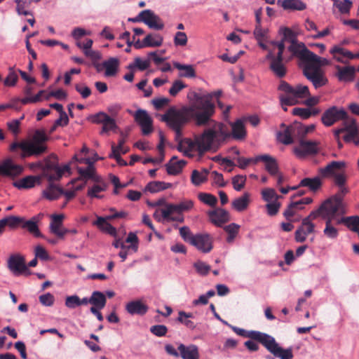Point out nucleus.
<instances>
[{"instance_id": "nucleus-1", "label": "nucleus", "mask_w": 359, "mask_h": 359, "mask_svg": "<svg viewBox=\"0 0 359 359\" xmlns=\"http://www.w3.org/2000/svg\"><path fill=\"white\" fill-rule=\"evenodd\" d=\"M230 125L231 132L227 125L213 121L207 125L209 128L201 134L195 135L193 139L180 138L177 140V149L188 157H201L209 151H216L228 137H232L238 140L245 137L246 130L242 120L238 119Z\"/></svg>"}, {"instance_id": "nucleus-2", "label": "nucleus", "mask_w": 359, "mask_h": 359, "mask_svg": "<svg viewBox=\"0 0 359 359\" xmlns=\"http://www.w3.org/2000/svg\"><path fill=\"white\" fill-rule=\"evenodd\" d=\"M221 95L222 91L217 90L203 97L196 95L198 104H193L181 108L171 107L162 115L161 121L175 131L177 141L182 138V128L191 119H194L198 126H206L213 122L211 117L215 112V106L210 100L212 97H218Z\"/></svg>"}, {"instance_id": "nucleus-3", "label": "nucleus", "mask_w": 359, "mask_h": 359, "mask_svg": "<svg viewBox=\"0 0 359 359\" xmlns=\"http://www.w3.org/2000/svg\"><path fill=\"white\" fill-rule=\"evenodd\" d=\"M48 140V137L43 130H36L31 138L20 142H14L10 145L9 149L13 152L20 149L21 158L32 156L38 157L46 153Z\"/></svg>"}, {"instance_id": "nucleus-4", "label": "nucleus", "mask_w": 359, "mask_h": 359, "mask_svg": "<svg viewBox=\"0 0 359 359\" xmlns=\"http://www.w3.org/2000/svg\"><path fill=\"white\" fill-rule=\"evenodd\" d=\"M258 45L263 50L268 52L266 60L270 61L271 70L278 76L283 77L286 74V68L283 63L285 46L282 43L276 41L260 40Z\"/></svg>"}, {"instance_id": "nucleus-5", "label": "nucleus", "mask_w": 359, "mask_h": 359, "mask_svg": "<svg viewBox=\"0 0 359 359\" xmlns=\"http://www.w3.org/2000/svg\"><path fill=\"white\" fill-rule=\"evenodd\" d=\"M346 213V207L341 196L336 194L325 201L315 211L311 212V216L320 217L325 220H334L337 216Z\"/></svg>"}, {"instance_id": "nucleus-6", "label": "nucleus", "mask_w": 359, "mask_h": 359, "mask_svg": "<svg viewBox=\"0 0 359 359\" xmlns=\"http://www.w3.org/2000/svg\"><path fill=\"white\" fill-rule=\"evenodd\" d=\"M278 89L285 93V95L280 96V102L283 105L297 104L301 99L306 98L310 95L309 88L302 84L292 86L283 81L280 82Z\"/></svg>"}, {"instance_id": "nucleus-7", "label": "nucleus", "mask_w": 359, "mask_h": 359, "mask_svg": "<svg viewBox=\"0 0 359 359\" xmlns=\"http://www.w3.org/2000/svg\"><path fill=\"white\" fill-rule=\"evenodd\" d=\"M194 206L191 200H185L177 204H166L165 208L161 209V214L163 219L167 222H183L184 217L182 212L189 211Z\"/></svg>"}, {"instance_id": "nucleus-8", "label": "nucleus", "mask_w": 359, "mask_h": 359, "mask_svg": "<svg viewBox=\"0 0 359 359\" xmlns=\"http://www.w3.org/2000/svg\"><path fill=\"white\" fill-rule=\"evenodd\" d=\"M45 163L43 166L44 175L49 181L59 180L65 172L69 170V165L62 167L59 166L57 156L52 154L44 159Z\"/></svg>"}, {"instance_id": "nucleus-9", "label": "nucleus", "mask_w": 359, "mask_h": 359, "mask_svg": "<svg viewBox=\"0 0 359 359\" xmlns=\"http://www.w3.org/2000/svg\"><path fill=\"white\" fill-rule=\"evenodd\" d=\"M279 34L282 36L280 41L277 43H282L285 46V43L288 42L290 45L288 47V50L292 54L297 57H301V54L306 48L302 43H298L297 39V34L290 28L282 27L279 29Z\"/></svg>"}, {"instance_id": "nucleus-10", "label": "nucleus", "mask_w": 359, "mask_h": 359, "mask_svg": "<svg viewBox=\"0 0 359 359\" xmlns=\"http://www.w3.org/2000/svg\"><path fill=\"white\" fill-rule=\"evenodd\" d=\"M7 265L11 272L15 276L20 275L29 276L30 271L27 268L25 259L20 254H14L9 257Z\"/></svg>"}, {"instance_id": "nucleus-11", "label": "nucleus", "mask_w": 359, "mask_h": 359, "mask_svg": "<svg viewBox=\"0 0 359 359\" xmlns=\"http://www.w3.org/2000/svg\"><path fill=\"white\" fill-rule=\"evenodd\" d=\"M342 121L341 127L335 130L334 135L336 138L339 139L340 134L345 133L346 134L343 136L344 140L347 142H351L358 135V133L355 121L346 114Z\"/></svg>"}, {"instance_id": "nucleus-12", "label": "nucleus", "mask_w": 359, "mask_h": 359, "mask_svg": "<svg viewBox=\"0 0 359 359\" xmlns=\"http://www.w3.org/2000/svg\"><path fill=\"white\" fill-rule=\"evenodd\" d=\"M299 144L293 148V152L298 158H304L308 155H313L319 151V142L306 140L304 137H298Z\"/></svg>"}, {"instance_id": "nucleus-13", "label": "nucleus", "mask_w": 359, "mask_h": 359, "mask_svg": "<svg viewBox=\"0 0 359 359\" xmlns=\"http://www.w3.org/2000/svg\"><path fill=\"white\" fill-rule=\"evenodd\" d=\"M232 329L238 335L257 341L261 343L265 348L274 339L273 337L259 331L246 330L237 327H232Z\"/></svg>"}, {"instance_id": "nucleus-14", "label": "nucleus", "mask_w": 359, "mask_h": 359, "mask_svg": "<svg viewBox=\"0 0 359 359\" xmlns=\"http://www.w3.org/2000/svg\"><path fill=\"white\" fill-rule=\"evenodd\" d=\"M303 72L304 75L313 83L316 88L324 86L327 83V79L323 71L317 70L316 67L304 65Z\"/></svg>"}, {"instance_id": "nucleus-15", "label": "nucleus", "mask_w": 359, "mask_h": 359, "mask_svg": "<svg viewBox=\"0 0 359 359\" xmlns=\"http://www.w3.org/2000/svg\"><path fill=\"white\" fill-rule=\"evenodd\" d=\"M316 218V217L311 216V212L308 217L302 219V225L295 231V241L297 242H304L306 236L314 231L315 225L311 222V220Z\"/></svg>"}, {"instance_id": "nucleus-16", "label": "nucleus", "mask_w": 359, "mask_h": 359, "mask_svg": "<svg viewBox=\"0 0 359 359\" xmlns=\"http://www.w3.org/2000/svg\"><path fill=\"white\" fill-rule=\"evenodd\" d=\"M299 59L305 63V66L316 67L317 70H321L320 67L322 66L329 64V61L327 59L318 56L308 48L303 50Z\"/></svg>"}, {"instance_id": "nucleus-17", "label": "nucleus", "mask_w": 359, "mask_h": 359, "mask_svg": "<svg viewBox=\"0 0 359 359\" xmlns=\"http://www.w3.org/2000/svg\"><path fill=\"white\" fill-rule=\"evenodd\" d=\"M346 111L344 109L332 107L323 113L321 120L325 126H331L338 121H343V119L346 118Z\"/></svg>"}, {"instance_id": "nucleus-18", "label": "nucleus", "mask_w": 359, "mask_h": 359, "mask_svg": "<svg viewBox=\"0 0 359 359\" xmlns=\"http://www.w3.org/2000/svg\"><path fill=\"white\" fill-rule=\"evenodd\" d=\"M24 170V168L16 164L11 158H7L0 163V176H6L14 178L20 175Z\"/></svg>"}, {"instance_id": "nucleus-19", "label": "nucleus", "mask_w": 359, "mask_h": 359, "mask_svg": "<svg viewBox=\"0 0 359 359\" xmlns=\"http://www.w3.org/2000/svg\"><path fill=\"white\" fill-rule=\"evenodd\" d=\"M134 118L135 121L140 126L143 135H147L152 132V120L146 110L137 109L135 111Z\"/></svg>"}, {"instance_id": "nucleus-20", "label": "nucleus", "mask_w": 359, "mask_h": 359, "mask_svg": "<svg viewBox=\"0 0 359 359\" xmlns=\"http://www.w3.org/2000/svg\"><path fill=\"white\" fill-rule=\"evenodd\" d=\"M268 351L279 359H292L293 353L292 348H283L276 342L275 338L266 348Z\"/></svg>"}, {"instance_id": "nucleus-21", "label": "nucleus", "mask_w": 359, "mask_h": 359, "mask_svg": "<svg viewBox=\"0 0 359 359\" xmlns=\"http://www.w3.org/2000/svg\"><path fill=\"white\" fill-rule=\"evenodd\" d=\"M51 222L50 224V233L57 236L59 238L63 239L65 236L68 233L69 229L62 226L63 215H52L50 216Z\"/></svg>"}, {"instance_id": "nucleus-22", "label": "nucleus", "mask_w": 359, "mask_h": 359, "mask_svg": "<svg viewBox=\"0 0 359 359\" xmlns=\"http://www.w3.org/2000/svg\"><path fill=\"white\" fill-rule=\"evenodd\" d=\"M262 161L264 163L265 170L271 175L276 176L278 175V164L275 158L269 155L263 154L254 158V163Z\"/></svg>"}, {"instance_id": "nucleus-23", "label": "nucleus", "mask_w": 359, "mask_h": 359, "mask_svg": "<svg viewBox=\"0 0 359 359\" xmlns=\"http://www.w3.org/2000/svg\"><path fill=\"white\" fill-rule=\"evenodd\" d=\"M278 140L284 144L293 143L294 139L299 137L298 128L295 123L285 128L283 131L278 133Z\"/></svg>"}, {"instance_id": "nucleus-24", "label": "nucleus", "mask_w": 359, "mask_h": 359, "mask_svg": "<svg viewBox=\"0 0 359 359\" xmlns=\"http://www.w3.org/2000/svg\"><path fill=\"white\" fill-rule=\"evenodd\" d=\"M191 245L195 246L203 252H208L212 248V240L208 234H196L192 240Z\"/></svg>"}, {"instance_id": "nucleus-25", "label": "nucleus", "mask_w": 359, "mask_h": 359, "mask_svg": "<svg viewBox=\"0 0 359 359\" xmlns=\"http://www.w3.org/2000/svg\"><path fill=\"white\" fill-rule=\"evenodd\" d=\"M345 163L343 161H332L324 168L318 170V173L322 177H334L344 169Z\"/></svg>"}, {"instance_id": "nucleus-26", "label": "nucleus", "mask_w": 359, "mask_h": 359, "mask_svg": "<svg viewBox=\"0 0 359 359\" xmlns=\"http://www.w3.org/2000/svg\"><path fill=\"white\" fill-rule=\"evenodd\" d=\"M144 15V23L149 28L161 30L164 27V24L161 18L152 11L147 9L143 11Z\"/></svg>"}, {"instance_id": "nucleus-27", "label": "nucleus", "mask_w": 359, "mask_h": 359, "mask_svg": "<svg viewBox=\"0 0 359 359\" xmlns=\"http://www.w3.org/2000/svg\"><path fill=\"white\" fill-rule=\"evenodd\" d=\"M210 221L216 226H221L227 222L230 217L229 213L222 208H217L208 213Z\"/></svg>"}, {"instance_id": "nucleus-28", "label": "nucleus", "mask_w": 359, "mask_h": 359, "mask_svg": "<svg viewBox=\"0 0 359 359\" xmlns=\"http://www.w3.org/2000/svg\"><path fill=\"white\" fill-rule=\"evenodd\" d=\"M77 171L79 174V180H82L87 182L88 180L92 182H99L100 176L97 175L95 172V169L93 165H90L86 168H77Z\"/></svg>"}, {"instance_id": "nucleus-29", "label": "nucleus", "mask_w": 359, "mask_h": 359, "mask_svg": "<svg viewBox=\"0 0 359 359\" xmlns=\"http://www.w3.org/2000/svg\"><path fill=\"white\" fill-rule=\"evenodd\" d=\"M178 351L182 359H199L198 348L194 344L185 346L180 344L178 346Z\"/></svg>"}, {"instance_id": "nucleus-30", "label": "nucleus", "mask_w": 359, "mask_h": 359, "mask_svg": "<svg viewBox=\"0 0 359 359\" xmlns=\"http://www.w3.org/2000/svg\"><path fill=\"white\" fill-rule=\"evenodd\" d=\"M126 310L130 315L143 316L147 312L148 306L140 300H135L126 305Z\"/></svg>"}, {"instance_id": "nucleus-31", "label": "nucleus", "mask_w": 359, "mask_h": 359, "mask_svg": "<svg viewBox=\"0 0 359 359\" xmlns=\"http://www.w3.org/2000/svg\"><path fill=\"white\" fill-rule=\"evenodd\" d=\"M337 69V76L339 81L348 82L353 80L355 73V69L353 66L336 67Z\"/></svg>"}, {"instance_id": "nucleus-32", "label": "nucleus", "mask_w": 359, "mask_h": 359, "mask_svg": "<svg viewBox=\"0 0 359 359\" xmlns=\"http://www.w3.org/2000/svg\"><path fill=\"white\" fill-rule=\"evenodd\" d=\"M40 180V177L38 176L29 175L14 182L13 185L18 189H31L34 187L36 183H39Z\"/></svg>"}, {"instance_id": "nucleus-33", "label": "nucleus", "mask_w": 359, "mask_h": 359, "mask_svg": "<svg viewBox=\"0 0 359 359\" xmlns=\"http://www.w3.org/2000/svg\"><path fill=\"white\" fill-rule=\"evenodd\" d=\"M330 52L335 60L341 62H344V57L355 59V54L339 46H333Z\"/></svg>"}, {"instance_id": "nucleus-34", "label": "nucleus", "mask_w": 359, "mask_h": 359, "mask_svg": "<svg viewBox=\"0 0 359 359\" xmlns=\"http://www.w3.org/2000/svg\"><path fill=\"white\" fill-rule=\"evenodd\" d=\"M173 66L180 71L179 77L195 78L196 76L195 69L191 65H183L174 62Z\"/></svg>"}, {"instance_id": "nucleus-35", "label": "nucleus", "mask_w": 359, "mask_h": 359, "mask_svg": "<svg viewBox=\"0 0 359 359\" xmlns=\"http://www.w3.org/2000/svg\"><path fill=\"white\" fill-rule=\"evenodd\" d=\"M102 65L105 69L104 76L107 77L114 76L117 73L119 60L115 57H110L109 60L104 61Z\"/></svg>"}, {"instance_id": "nucleus-36", "label": "nucleus", "mask_w": 359, "mask_h": 359, "mask_svg": "<svg viewBox=\"0 0 359 359\" xmlns=\"http://www.w3.org/2000/svg\"><path fill=\"white\" fill-rule=\"evenodd\" d=\"M281 2V6L285 10L304 11L306 8V4L301 0H278Z\"/></svg>"}, {"instance_id": "nucleus-37", "label": "nucleus", "mask_w": 359, "mask_h": 359, "mask_svg": "<svg viewBox=\"0 0 359 359\" xmlns=\"http://www.w3.org/2000/svg\"><path fill=\"white\" fill-rule=\"evenodd\" d=\"M39 219L40 215L32 217L28 221H25L24 219V222L22 223V227L27 229V231L34 236L39 237L41 236V233L37 225V222Z\"/></svg>"}, {"instance_id": "nucleus-38", "label": "nucleus", "mask_w": 359, "mask_h": 359, "mask_svg": "<svg viewBox=\"0 0 359 359\" xmlns=\"http://www.w3.org/2000/svg\"><path fill=\"white\" fill-rule=\"evenodd\" d=\"M95 184L90 188H89L87 196L90 198H100L102 196L98 195L99 193L102 192L106 190L107 184L102 180V178L100 177L99 182H93Z\"/></svg>"}, {"instance_id": "nucleus-39", "label": "nucleus", "mask_w": 359, "mask_h": 359, "mask_svg": "<svg viewBox=\"0 0 359 359\" xmlns=\"http://www.w3.org/2000/svg\"><path fill=\"white\" fill-rule=\"evenodd\" d=\"M250 194L245 193L242 196L232 201V207L238 212H242L247 209L250 203Z\"/></svg>"}, {"instance_id": "nucleus-40", "label": "nucleus", "mask_w": 359, "mask_h": 359, "mask_svg": "<svg viewBox=\"0 0 359 359\" xmlns=\"http://www.w3.org/2000/svg\"><path fill=\"white\" fill-rule=\"evenodd\" d=\"M337 224H344L350 230L359 233V217L353 216L342 217L337 221Z\"/></svg>"}, {"instance_id": "nucleus-41", "label": "nucleus", "mask_w": 359, "mask_h": 359, "mask_svg": "<svg viewBox=\"0 0 359 359\" xmlns=\"http://www.w3.org/2000/svg\"><path fill=\"white\" fill-rule=\"evenodd\" d=\"M209 171L203 169L201 171L194 170L191 176V181L195 186H199L208 180Z\"/></svg>"}, {"instance_id": "nucleus-42", "label": "nucleus", "mask_w": 359, "mask_h": 359, "mask_svg": "<svg viewBox=\"0 0 359 359\" xmlns=\"http://www.w3.org/2000/svg\"><path fill=\"white\" fill-rule=\"evenodd\" d=\"M16 4V12L19 15H33L32 13L27 10L34 0H14Z\"/></svg>"}, {"instance_id": "nucleus-43", "label": "nucleus", "mask_w": 359, "mask_h": 359, "mask_svg": "<svg viewBox=\"0 0 359 359\" xmlns=\"http://www.w3.org/2000/svg\"><path fill=\"white\" fill-rule=\"evenodd\" d=\"M92 307L103 309L106 304V297L104 294L100 291H94L90 296Z\"/></svg>"}, {"instance_id": "nucleus-44", "label": "nucleus", "mask_w": 359, "mask_h": 359, "mask_svg": "<svg viewBox=\"0 0 359 359\" xmlns=\"http://www.w3.org/2000/svg\"><path fill=\"white\" fill-rule=\"evenodd\" d=\"M62 194V190L53 184H50L49 187L43 190V196L50 201L58 198Z\"/></svg>"}, {"instance_id": "nucleus-45", "label": "nucleus", "mask_w": 359, "mask_h": 359, "mask_svg": "<svg viewBox=\"0 0 359 359\" xmlns=\"http://www.w3.org/2000/svg\"><path fill=\"white\" fill-rule=\"evenodd\" d=\"M321 181L320 177H316L313 178H304L301 180L299 187H309L312 191H316L321 186Z\"/></svg>"}, {"instance_id": "nucleus-46", "label": "nucleus", "mask_w": 359, "mask_h": 359, "mask_svg": "<svg viewBox=\"0 0 359 359\" xmlns=\"http://www.w3.org/2000/svg\"><path fill=\"white\" fill-rule=\"evenodd\" d=\"M171 187V184L165 183L163 182L155 181L149 182L147 187L146 190L151 193H156L165 189H167Z\"/></svg>"}, {"instance_id": "nucleus-47", "label": "nucleus", "mask_w": 359, "mask_h": 359, "mask_svg": "<svg viewBox=\"0 0 359 359\" xmlns=\"http://www.w3.org/2000/svg\"><path fill=\"white\" fill-rule=\"evenodd\" d=\"M239 229L240 226L236 223H231L224 227V230L228 233L226 238L227 243H231L234 241L238 233Z\"/></svg>"}, {"instance_id": "nucleus-48", "label": "nucleus", "mask_w": 359, "mask_h": 359, "mask_svg": "<svg viewBox=\"0 0 359 359\" xmlns=\"http://www.w3.org/2000/svg\"><path fill=\"white\" fill-rule=\"evenodd\" d=\"M144 42L147 47H158L163 43V37L158 34H148L144 38Z\"/></svg>"}, {"instance_id": "nucleus-49", "label": "nucleus", "mask_w": 359, "mask_h": 359, "mask_svg": "<svg viewBox=\"0 0 359 359\" xmlns=\"http://www.w3.org/2000/svg\"><path fill=\"white\" fill-rule=\"evenodd\" d=\"M106 219H107V217L104 218L99 217L95 224L110 235H115L116 233V228H114L111 224L108 223Z\"/></svg>"}, {"instance_id": "nucleus-50", "label": "nucleus", "mask_w": 359, "mask_h": 359, "mask_svg": "<svg viewBox=\"0 0 359 359\" xmlns=\"http://www.w3.org/2000/svg\"><path fill=\"white\" fill-rule=\"evenodd\" d=\"M193 315L191 313H186L184 311H180L178 313L177 320L184 324L186 327L189 329L194 330L196 327L194 323L188 318H192Z\"/></svg>"}, {"instance_id": "nucleus-51", "label": "nucleus", "mask_w": 359, "mask_h": 359, "mask_svg": "<svg viewBox=\"0 0 359 359\" xmlns=\"http://www.w3.org/2000/svg\"><path fill=\"white\" fill-rule=\"evenodd\" d=\"M332 220H325L324 234L329 238L334 239L338 236V230L332 225Z\"/></svg>"}, {"instance_id": "nucleus-52", "label": "nucleus", "mask_w": 359, "mask_h": 359, "mask_svg": "<svg viewBox=\"0 0 359 359\" xmlns=\"http://www.w3.org/2000/svg\"><path fill=\"white\" fill-rule=\"evenodd\" d=\"M262 198L268 203L278 201L280 197L278 196L273 189L268 188L262 191Z\"/></svg>"}, {"instance_id": "nucleus-53", "label": "nucleus", "mask_w": 359, "mask_h": 359, "mask_svg": "<svg viewBox=\"0 0 359 359\" xmlns=\"http://www.w3.org/2000/svg\"><path fill=\"white\" fill-rule=\"evenodd\" d=\"M6 222V226H8L11 229H15L20 224H22L24 222V218L11 215L7 217L4 218Z\"/></svg>"}, {"instance_id": "nucleus-54", "label": "nucleus", "mask_w": 359, "mask_h": 359, "mask_svg": "<svg viewBox=\"0 0 359 359\" xmlns=\"http://www.w3.org/2000/svg\"><path fill=\"white\" fill-rule=\"evenodd\" d=\"M196 272L201 276H206L210 271V266L198 260L194 264Z\"/></svg>"}, {"instance_id": "nucleus-55", "label": "nucleus", "mask_w": 359, "mask_h": 359, "mask_svg": "<svg viewBox=\"0 0 359 359\" xmlns=\"http://www.w3.org/2000/svg\"><path fill=\"white\" fill-rule=\"evenodd\" d=\"M253 34L257 41L268 39V29L262 28L261 25H255Z\"/></svg>"}, {"instance_id": "nucleus-56", "label": "nucleus", "mask_w": 359, "mask_h": 359, "mask_svg": "<svg viewBox=\"0 0 359 359\" xmlns=\"http://www.w3.org/2000/svg\"><path fill=\"white\" fill-rule=\"evenodd\" d=\"M176 157H172L170 161L166 164V170L169 175H176L181 172L180 166L176 162Z\"/></svg>"}, {"instance_id": "nucleus-57", "label": "nucleus", "mask_w": 359, "mask_h": 359, "mask_svg": "<svg viewBox=\"0 0 359 359\" xmlns=\"http://www.w3.org/2000/svg\"><path fill=\"white\" fill-rule=\"evenodd\" d=\"M18 76L14 71L13 67L9 68V73L4 80V85L6 86H13L15 85Z\"/></svg>"}, {"instance_id": "nucleus-58", "label": "nucleus", "mask_w": 359, "mask_h": 359, "mask_svg": "<svg viewBox=\"0 0 359 359\" xmlns=\"http://www.w3.org/2000/svg\"><path fill=\"white\" fill-rule=\"evenodd\" d=\"M184 88H186V85L182 81L176 80L172 83L169 90V93L170 95L175 97Z\"/></svg>"}, {"instance_id": "nucleus-59", "label": "nucleus", "mask_w": 359, "mask_h": 359, "mask_svg": "<svg viewBox=\"0 0 359 359\" xmlns=\"http://www.w3.org/2000/svg\"><path fill=\"white\" fill-rule=\"evenodd\" d=\"M246 177L244 175H236L232 179L233 188L236 191H241L245 186Z\"/></svg>"}, {"instance_id": "nucleus-60", "label": "nucleus", "mask_w": 359, "mask_h": 359, "mask_svg": "<svg viewBox=\"0 0 359 359\" xmlns=\"http://www.w3.org/2000/svg\"><path fill=\"white\" fill-rule=\"evenodd\" d=\"M333 1H334V6L339 10L341 13H347L349 12L352 4L351 1L349 0H345L343 2L336 0Z\"/></svg>"}, {"instance_id": "nucleus-61", "label": "nucleus", "mask_w": 359, "mask_h": 359, "mask_svg": "<svg viewBox=\"0 0 359 359\" xmlns=\"http://www.w3.org/2000/svg\"><path fill=\"white\" fill-rule=\"evenodd\" d=\"M151 103L156 110H160L168 105L170 103V99L167 97H157L151 100Z\"/></svg>"}, {"instance_id": "nucleus-62", "label": "nucleus", "mask_w": 359, "mask_h": 359, "mask_svg": "<svg viewBox=\"0 0 359 359\" xmlns=\"http://www.w3.org/2000/svg\"><path fill=\"white\" fill-rule=\"evenodd\" d=\"M180 234L184 241L191 244L195 235L192 234L188 226H182L180 228Z\"/></svg>"}, {"instance_id": "nucleus-63", "label": "nucleus", "mask_w": 359, "mask_h": 359, "mask_svg": "<svg viewBox=\"0 0 359 359\" xmlns=\"http://www.w3.org/2000/svg\"><path fill=\"white\" fill-rule=\"evenodd\" d=\"M209 174L210 175V177L214 184L220 187H224L226 185L223 175L221 173H219L217 171H212L210 173L209 172Z\"/></svg>"}, {"instance_id": "nucleus-64", "label": "nucleus", "mask_w": 359, "mask_h": 359, "mask_svg": "<svg viewBox=\"0 0 359 359\" xmlns=\"http://www.w3.org/2000/svg\"><path fill=\"white\" fill-rule=\"evenodd\" d=\"M198 197L202 202L210 206H214L217 201V198L210 194H201Z\"/></svg>"}]
</instances>
